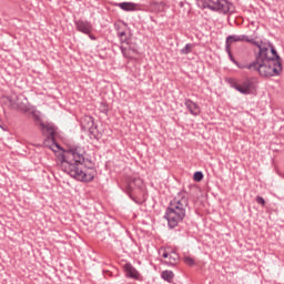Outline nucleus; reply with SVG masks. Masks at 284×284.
Returning a JSON list of instances; mask_svg holds the SVG:
<instances>
[{
	"label": "nucleus",
	"mask_w": 284,
	"mask_h": 284,
	"mask_svg": "<svg viewBox=\"0 0 284 284\" xmlns=\"http://www.w3.org/2000/svg\"><path fill=\"white\" fill-rule=\"evenodd\" d=\"M88 37L91 39V41H97V37H94V34L89 33Z\"/></svg>",
	"instance_id": "obj_27"
},
{
	"label": "nucleus",
	"mask_w": 284,
	"mask_h": 284,
	"mask_svg": "<svg viewBox=\"0 0 284 284\" xmlns=\"http://www.w3.org/2000/svg\"><path fill=\"white\" fill-rule=\"evenodd\" d=\"M74 24L78 32H82V34H92V22L88 20H77Z\"/></svg>",
	"instance_id": "obj_11"
},
{
	"label": "nucleus",
	"mask_w": 284,
	"mask_h": 284,
	"mask_svg": "<svg viewBox=\"0 0 284 284\" xmlns=\"http://www.w3.org/2000/svg\"><path fill=\"white\" fill-rule=\"evenodd\" d=\"M118 8L123 10L124 12H134L139 10V4L134 2H120L115 4Z\"/></svg>",
	"instance_id": "obj_15"
},
{
	"label": "nucleus",
	"mask_w": 284,
	"mask_h": 284,
	"mask_svg": "<svg viewBox=\"0 0 284 284\" xmlns=\"http://www.w3.org/2000/svg\"><path fill=\"white\" fill-rule=\"evenodd\" d=\"M89 132L93 136V139H101V133H99V130H97V126H89Z\"/></svg>",
	"instance_id": "obj_19"
},
{
	"label": "nucleus",
	"mask_w": 284,
	"mask_h": 284,
	"mask_svg": "<svg viewBox=\"0 0 284 284\" xmlns=\"http://www.w3.org/2000/svg\"><path fill=\"white\" fill-rule=\"evenodd\" d=\"M255 201H256V203H258V205L265 206V199H263V196L257 195V196L255 197Z\"/></svg>",
	"instance_id": "obj_23"
},
{
	"label": "nucleus",
	"mask_w": 284,
	"mask_h": 284,
	"mask_svg": "<svg viewBox=\"0 0 284 284\" xmlns=\"http://www.w3.org/2000/svg\"><path fill=\"white\" fill-rule=\"evenodd\" d=\"M124 272L128 278H133L134 281H143L141 273L130 263L124 264Z\"/></svg>",
	"instance_id": "obj_13"
},
{
	"label": "nucleus",
	"mask_w": 284,
	"mask_h": 284,
	"mask_svg": "<svg viewBox=\"0 0 284 284\" xmlns=\"http://www.w3.org/2000/svg\"><path fill=\"white\" fill-rule=\"evenodd\" d=\"M226 83L231 85L234 90L240 92V94H254V90H256V85L254 84V78H246L241 84L234 78H229Z\"/></svg>",
	"instance_id": "obj_6"
},
{
	"label": "nucleus",
	"mask_w": 284,
	"mask_h": 284,
	"mask_svg": "<svg viewBox=\"0 0 284 284\" xmlns=\"http://www.w3.org/2000/svg\"><path fill=\"white\" fill-rule=\"evenodd\" d=\"M125 183V192L129 194L130 199L134 201L135 203H139L134 196H132V192L134 190H143V180L141 178H134V176H126L124 180Z\"/></svg>",
	"instance_id": "obj_7"
},
{
	"label": "nucleus",
	"mask_w": 284,
	"mask_h": 284,
	"mask_svg": "<svg viewBox=\"0 0 284 284\" xmlns=\"http://www.w3.org/2000/svg\"><path fill=\"white\" fill-rule=\"evenodd\" d=\"M162 258H166L164 261L165 265H171L172 267H174V265H179V253L175 251H163Z\"/></svg>",
	"instance_id": "obj_12"
},
{
	"label": "nucleus",
	"mask_w": 284,
	"mask_h": 284,
	"mask_svg": "<svg viewBox=\"0 0 284 284\" xmlns=\"http://www.w3.org/2000/svg\"><path fill=\"white\" fill-rule=\"evenodd\" d=\"M90 166L88 170L85 168V150L79 145L69 146L60 155V169L62 172L75 179V181H81L82 183H90L94 181L97 176V170H94V163L89 162Z\"/></svg>",
	"instance_id": "obj_2"
},
{
	"label": "nucleus",
	"mask_w": 284,
	"mask_h": 284,
	"mask_svg": "<svg viewBox=\"0 0 284 284\" xmlns=\"http://www.w3.org/2000/svg\"><path fill=\"white\" fill-rule=\"evenodd\" d=\"M129 42H130V40H128V36L120 38V43H121V45H125V44H128Z\"/></svg>",
	"instance_id": "obj_25"
},
{
	"label": "nucleus",
	"mask_w": 284,
	"mask_h": 284,
	"mask_svg": "<svg viewBox=\"0 0 284 284\" xmlns=\"http://www.w3.org/2000/svg\"><path fill=\"white\" fill-rule=\"evenodd\" d=\"M118 37H119V39H121L123 37H128V34L125 33V31H120V32H118Z\"/></svg>",
	"instance_id": "obj_26"
},
{
	"label": "nucleus",
	"mask_w": 284,
	"mask_h": 284,
	"mask_svg": "<svg viewBox=\"0 0 284 284\" xmlns=\"http://www.w3.org/2000/svg\"><path fill=\"white\" fill-rule=\"evenodd\" d=\"M202 8H207L213 12H219L220 14H229V12H234V4L227 0H201Z\"/></svg>",
	"instance_id": "obj_4"
},
{
	"label": "nucleus",
	"mask_w": 284,
	"mask_h": 284,
	"mask_svg": "<svg viewBox=\"0 0 284 284\" xmlns=\"http://www.w3.org/2000/svg\"><path fill=\"white\" fill-rule=\"evenodd\" d=\"M185 214L186 211L170 203L164 214V219H166L170 230L178 227L179 223L183 222V219H185Z\"/></svg>",
	"instance_id": "obj_3"
},
{
	"label": "nucleus",
	"mask_w": 284,
	"mask_h": 284,
	"mask_svg": "<svg viewBox=\"0 0 284 284\" xmlns=\"http://www.w3.org/2000/svg\"><path fill=\"white\" fill-rule=\"evenodd\" d=\"M229 59L234 63L240 70H250V72H258L260 77L270 79V77H281L283 72V60L274 44L268 43V48L260 47V51L255 55V60L248 64H243L234 59L232 54V48L226 51Z\"/></svg>",
	"instance_id": "obj_1"
},
{
	"label": "nucleus",
	"mask_w": 284,
	"mask_h": 284,
	"mask_svg": "<svg viewBox=\"0 0 284 284\" xmlns=\"http://www.w3.org/2000/svg\"><path fill=\"white\" fill-rule=\"evenodd\" d=\"M171 205L180 207L182 211L187 212V206L190 205V200L187 199V193L180 192L178 195L171 200Z\"/></svg>",
	"instance_id": "obj_8"
},
{
	"label": "nucleus",
	"mask_w": 284,
	"mask_h": 284,
	"mask_svg": "<svg viewBox=\"0 0 284 284\" xmlns=\"http://www.w3.org/2000/svg\"><path fill=\"white\" fill-rule=\"evenodd\" d=\"M192 48H194V44L187 43L180 52L181 54H190V52H192Z\"/></svg>",
	"instance_id": "obj_20"
},
{
	"label": "nucleus",
	"mask_w": 284,
	"mask_h": 284,
	"mask_svg": "<svg viewBox=\"0 0 284 284\" xmlns=\"http://www.w3.org/2000/svg\"><path fill=\"white\" fill-rule=\"evenodd\" d=\"M55 145H57L58 149L61 148L59 144H55Z\"/></svg>",
	"instance_id": "obj_28"
},
{
	"label": "nucleus",
	"mask_w": 284,
	"mask_h": 284,
	"mask_svg": "<svg viewBox=\"0 0 284 284\" xmlns=\"http://www.w3.org/2000/svg\"><path fill=\"white\" fill-rule=\"evenodd\" d=\"M120 50L124 59L132 60L134 54H139V47L132 42H126V44L120 45Z\"/></svg>",
	"instance_id": "obj_10"
},
{
	"label": "nucleus",
	"mask_w": 284,
	"mask_h": 284,
	"mask_svg": "<svg viewBox=\"0 0 284 284\" xmlns=\"http://www.w3.org/2000/svg\"><path fill=\"white\" fill-rule=\"evenodd\" d=\"M8 100L11 108H13L14 110H26L27 108L26 102L23 101H28V99H26V95L23 94L12 93L8 97Z\"/></svg>",
	"instance_id": "obj_9"
},
{
	"label": "nucleus",
	"mask_w": 284,
	"mask_h": 284,
	"mask_svg": "<svg viewBox=\"0 0 284 284\" xmlns=\"http://www.w3.org/2000/svg\"><path fill=\"white\" fill-rule=\"evenodd\" d=\"M252 43V45H256L258 48V52H261V48H268L270 49V43H264L263 41L258 42L255 41L254 39H250L246 34H241V36H229L225 41V52H230V48H232V43Z\"/></svg>",
	"instance_id": "obj_5"
},
{
	"label": "nucleus",
	"mask_w": 284,
	"mask_h": 284,
	"mask_svg": "<svg viewBox=\"0 0 284 284\" xmlns=\"http://www.w3.org/2000/svg\"><path fill=\"white\" fill-rule=\"evenodd\" d=\"M193 179L196 181V183H200V181H203V172L196 171L193 175Z\"/></svg>",
	"instance_id": "obj_21"
},
{
	"label": "nucleus",
	"mask_w": 284,
	"mask_h": 284,
	"mask_svg": "<svg viewBox=\"0 0 284 284\" xmlns=\"http://www.w3.org/2000/svg\"><path fill=\"white\" fill-rule=\"evenodd\" d=\"M161 277L163 278V281H166V283H172V281H174V272L163 271Z\"/></svg>",
	"instance_id": "obj_18"
},
{
	"label": "nucleus",
	"mask_w": 284,
	"mask_h": 284,
	"mask_svg": "<svg viewBox=\"0 0 284 284\" xmlns=\"http://www.w3.org/2000/svg\"><path fill=\"white\" fill-rule=\"evenodd\" d=\"M184 105L193 116H199V114H201V106H199L196 102L185 99Z\"/></svg>",
	"instance_id": "obj_14"
},
{
	"label": "nucleus",
	"mask_w": 284,
	"mask_h": 284,
	"mask_svg": "<svg viewBox=\"0 0 284 284\" xmlns=\"http://www.w3.org/2000/svg\"><path fill=\"white\" fill-rule=\"evenodd\" d=\"M101 112H103L104 114H108V104L105 102H101Z\"/></svg>",
	"instance_id": "obj_24"
},
{
	"label": "nucleus",
	"mask_w": 284,
	"mask_h": 284,
	"mask_svg": "<svg viewBox=\"0 0 284 284\" xmlns=\"http://www.w3.org/2000/svg\"><path fill=\"white\" fill-rule=\"evenodd\" d=\"M42 125V130H43V134L47 135L48 141H52V143H54L55 139V134L57 131L51 126V125H45L43 123H41Z\"/></svg>",
	"instance_id": "obj_16"
},
{
	"label": "nucleus",
	"mask_w": 284,
	"mask_h": 284,
	"mask_svg": "<svg viewBox=\"0 0 284 284\" xmlns=\"http://www.w3.org/2000/svg\"><path fill=\"white\" fill-rule=\"evenodd\" d=\"M82 128H92L94 126V118L92 115H84L81 121Z\"/></svg>",
	"instance_id": "obj_17"
},
{
	"label": "nucleus",
	"mask_w": 284,
	"mask_h": 284,
	"mask_svg": "<svg viewBox=\"0 0 284 284\" xmlns=\"http://www.w3.org/2000/svg\"><path fill=\"white\" fill-rule=\"evenodd\" d=\"M184 263H185V265H189L190 267H192L196 262L191 256H185Z\"/></svg>",
	"instance_id": "obj_22"
}]
</instances>
